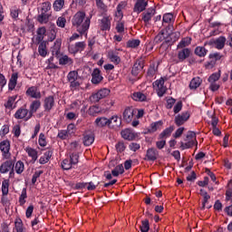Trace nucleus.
<instances>
[{
	"instance_id": "obj_1",
	"label": "nucleus",
	"mask_w": 232,
	"mask_h": 232,
	"mask_svg": "<svg viewBox=\"0 0 232 232\" xmlns=\"http://www.w3.org/2000/svg\"><path fill=\"white\" fill-rule=\"evenodd\" d=\"M92 24V15L86 16L84 11H78L72 18V25L80 35H88Z\"/></svg>"
},
{
	"instance_id": "obj_2",
	"label": "nucleus",
	"mask_w": 232,
	"mask_h": 232,
	"mask_svg": "<svg viewBox=\"0 0 232 232\" xmlns=\"http://www.w3.org/2000/svg\"><path fill=\"white\" fill-rule=\"evenodd\" d=\"M67 82L72 91L79 90L82 84V78L79 75V72L71 71L67 74Z\"/></svg>"
},
{
	"instance_id": "obj_3",
	"label": "nucleus",
	"mask_w": 232,
	"mask_h": 232,
	"mask_svg": "<svg viewBox=\"0 0 232 232\" xmlns=\"http://www.w3.org/2000/svg\"><path fill=\"white\" fill-rule=\"evenodd\" d=\"M157 14V9L155 7H150L141 14V21H143L145 26H150L151 24V19Z\"/></svg>"
},
{
	"instance_id": "obj_4",
	"label": "nucleus",
	"mask_w": 232,
	"mask_h": 232,
	"mask_svg": "<svg viewBox=\"0 0 232 232\" xmlns=\"http://www.w3.org/2000/svg\"><path fill=\"white\" fill-rule=\"evenodd\" d=\"M99 28L102 32H110L111 30V17L105 15L98 20Z\"/></svg>"
},
{
	"instance_id": "obj_5",
	"label": "nucleus",
	"mask_w": 232,
	"mask_h": 232,
	"mask_svg": "<svg viewBox=\"0 0 232 232\" xmlns=\"http://www.w3.org/2000/svg\"><path fill=\"white\" fill-rule=\"evenodd\" d=\"M110 95V90L108 89H102L97 92L92 93L90 96L91 102H99L102 99H104Z\"/></svg>"
},
{
	"instance_id": "obj_6",
	"label": "nucleus",
	"mask_w": 232,
	"mask_h": 232,
	"mask_svg": "<svg viewBox=\"0 0 232 232\" xmlns=\"http://www.w3.org/2000/svg\"><path fill=\"white\" fill-rule=\"evenodd\" d=\"M0 151L4 159L8 160L12 157V153H10V140H4L0 142Z\"/></svg>"
},
{
	"instance_id": "obj_7",
	"label": "nucleus",
	"mask_w": 232,
	"mask_h": 232,
	"mask_svg": "<svg viewBox=\"0 0 232 232\" xmlns=\"http://www.w3.org/2000/svg\"><path fill=\"white\" fill-rule=\"evenodd\" d=\"M164 78H160L159 80H156L153 82V86H156L157 89V95L158 97H164V95L166 94V92L168 91V88H166V86H164Z\"/></svg>"
},
{
	"instance_id": "obj_8",
	"label": "nucleus",
	"mask_w": 232,
	"mask_h": 232,
	"mask_svg": "<svg viewBox=\"0 0 232 232\" xmlns=\"http://www.w3.org/2000/svg\"><path fill=\"white\" fill-rule=\"evenodd\" d=\"M44 110L46 113H50L55 108V98L53 95L47 96L44 99Z\"/></svg>"
},
{
	"instance_id": "obj_9",
	"label": "nucleus",
	"mask_w": 232,
	"mask_h": 232,
	"mask_svg": "<svg viewBox=\"0 0 232 232\" xmlns=\"http://www.w3.org/2000/svg\"><path fill=\"white\" fill-rule=\"evenodd\" d=\"M189 117H190L189 111H183L175 117L174 122H175L176 126H178V127L182 126V125L186 124V122H188V121H189Z\"/></svg>"
},
{
	"instance_id": "obj_10",
	"label": "nucleus",
	"mask_w": 232,
	"mask_h": 232,
	"mask_svg": "<svg viewBox=\"0 0 232 232\" xmlns=\"http://www.w3.org/2000/svg\"><path fill=\"white\" fill-rule=\"evenodd\" d=\"M30 114V111H28V109L24 108V107H20L15 113L14 114V119H16L17 121H21V120H24L26 121H30V119H28V115Z\"/></svg>"
},
{
	"instance_id": "obj_11",
	"label": "nucleus",
	"mask_w": 232,
	"mask_h": 232,
	"mask_svg": "<svg viewBox=\"0 0 232 232\" xmlns=\"http://www.w3.org/2000/svg\"><path fill=\"white\" fill-rule=\"evenodd\" d=\"M92 75V84H101L102 81H104V77L102 76V72L99 68L93 69Z\"/></svg>"
},
{
	"instance_id": "obj_12",
	"label": "nucleus",
	"mask_w": 232,
	"mask_h": 232,
	"mask_svg": "<svg viewBox=\"0 0 232 232\" xmlns=\"http://www.w3.org/2000/svg\"><path fill=\"white\" fill-rule=\"evenodd\" d=\"M109 128L111 130H115V128H121V126H122V119L118 115H112L111 118H109Z\"/></svg>"
},
{
	"instance_id": "obj_13",
	"label": "nucleus",
	"mask_w": 232,
	"mask_h": 232,
	"mask_svg": "<svg viewBox=\"0 0 232 232\" xmlns=\"http://www.w3.org/2000/svg\"><path fill=\"white\" fill-rule=\"evenodd\" d=\"M159 158V150L155 148H150L147 150L144 160L155 162Z\"/></svg>"
},
{
	"instance_id": "obj_14",
	"label": "nucleus",
	"mask_w": 232,
	"mask_h": 232,
	"mask_svg": "<svg viewBox=\"0 0 232 232\" xmlns=\"http://www.w3.org/2000/svg\"><path fill=\"white\" fill-rule=\"evenodd\" d=\"M135 115V109L133 107H127L123 111V121L130 124L133 121V116Z\"/></svg>"
},
{
	"instance_id": "obj_15",
	"label": "nucleus",
	"mask_w": 232,
	"mask_h": 232,
	"mask_svg": "<svg viewBox=\"0 0 232 232\" xmlns=\"http://www.w3.org/2000/svg\"><path fill=\"white\" fill-rule=\"evenodd\" d=\"M41 108V101L39 100H34L31 102L30 107H29V114L27 119H32L34 117V113H37V110Z\"/></svg>"
},
{
	"instance_id": "obj_16",
	"label": "nucleus",
	"mask_w": 232,
	"mask_h": 232,
	"mask_svg": "<svg viewBox=\"0 0 232 232\" xmlns=\"http://www.w3.org/2000/svg\"><path fill=\"white\" fill-rule=\"evenodd\" d=\"M14 166H15V162L12 160H6L2 163L0 166V173H8L11 169H14Z\"/></svg>"
},
{
	"instance_id": "obj_17",
	"label": "nucleus",
	"mask_w": 232,
	"mask_h": 232,
	"mask_svg": "<svg viewBox=\"0 0 232 232\" xmlns=\"http://www.w3.org/2000/svg\"><path fill=\"white\" fill-rule=\"evenodd\" d=\"M148 6V1L147 0H137L133 12H136V14H140L141 12H144Z\"/></svg>"
},
{
	"instance_id": "obj_18",
	"label": "nucleus",
	"mask_w": 232,
	"mask_h": 232,
	"mask_svg": "<svg viewBox=\"0 0 232 232\" xmlns=\"http://www.w3.org/2000/svg\"><path fill=\"white\" fill-rule=\"evenodd\" d=\"M94 126H96V128H106V126L110 128L109 118L104 116L96 118L94 121Z\"/></svg>"
},
{
	"instance_id": "obj_19",
	"label": "nucleus",
	"mask_w": 232,
	"mask_h": 232,
	"mask_svg": "<svg viewBox=\"0 0 232 232\" xmlns=\"http://www.w3.org/2000/svg\"><path fill=\"white\" fill-rule=\"evenodd\" d=\"M86 48V43L77 42L74 45H70L69 50L71 53H78V52H82Z\"/></svg>"
},
{
	"instance_id": "obj_20",
	"label": "nucleus",
	"mask_w": 232,
	"mask_h": 232,
	"mask_svg": "<svg viewBox=\"0 0 232 232\" xmlns=\"http://www.w3.org/2000/svg\"><path fill=\"white\" fill-rule=\"evenodd\" d=\"M25 93L28 97H32V99H41L42 97L41 91L35 86L29 87Z\"/></svg>"
},
{
	"instance_id": "obj_21",
	"label": "nucleus",
	"mask_w": 232,
	"mask_h": 232,
	"mask_svg": "<svg viewBox=\"0 0 232 232\" xmlns=\"http://www.w3.org/2000/svg\"><path fill=\"white\" fill-rule=\"evenodd\" d=\"M121 137L125 140H135L137 139V133L130 129H125L121 130Z\"/></svg>"
},
{
	"instance_id": "obj_22",
	"label": "nucleus",
	"mask_w": 232,
	"mask_h": 232,
	"mask_svg": "<svg viewBox=\"0 0 232 232\" xmlns=\"http://www.w3.org/2000/svg\"><path fill=\"white\" fill-rule=\"evenodd\" d=\"M189 55H191V49L189 48H184L179 51L178 53V59L179 63H184L186 59L189 58Z\"/></svg>"
},
{
	"instance_id": "obj_23",
	"label": "nucleus",
	"mask_w": 232,
	"mask_h": 232,
	"mask_svg": "<svg viewBox=\"0 0 232 232\" xmlns=\"http://www.w3.org/2000/svg\"><path fill=\"white\" fill-rule=\"evenodd\" d=\"M107 57L110 59L111 63H113L114 64L121 63V56L117 51H109Z\"/></svg>"
},
{
	"instance_id": "obj_24",
	"label": "nucleus",
	"mask_w": 232,
	"mask_h": 232,
	"mask_svg": "<svg viewBox=\"0 0 232 232\" xmlns=\"http://www.w3.org/2000/svg\"><path fill=\"white\" fill-rule=\"evenodd\" d=\"M142 70H144V63L141 61H137L132 67L131 74L134 77H137V75H139Z\"/></svg>"
},
{
	"instance_id": "obj_25",
	"label": "nucleus",
	"mask_w": 232,
	"mask_h": 232,
	"mask_svg": "<svg viewBox=\"0 0 232 232\" xmlns=\"http://www.w3.org/2000/svg\"><path fill=\"white\" fill-rule=\"evenodd\" d=\"M131 99L136 102H148V96L140 92H136L131 94Z\"/></svg>"
},
{
	"instance_id": "obj_26",
	"label": "nucleus",
	"mask_w": 232,
	"mask_h": 232,
	"mask_svg": "<svg viewBox=\"0 0 232 232\" xmlns=\"http://www.w3.org/2000/svg\"><path fill=\"white\" fill-rule=\"evenodd\" d=\"M17 79H19V74L17 72H14L8 82V90L10 92H14V90H15V86H17Z\"/></svg>"
},
{
	"instance_id": "obj_27",
	"label": "nucleus",
	"mask_w": 232,
	"mask_h": 232,
	"mask_svg": "<svg viewBox=\"0 0 232 232\" xmlns=\"http://www.w3.org/2000/svg\"><path fill=\"white\" fill-rule=\"evenodd\" d=\"M87 113L91 117H97V115H101V113H102V108L99 105H92L88 109Z\"/></svg>"
},
{
	"instance_id": "obj_28",
	"label": "nucleus",
	"mask_w": 232,
	"mask_h": 232,
	"mask_svg": "<svg viewBox=\"0 0 232 232\" xmlns=\"http://www.w3.org/2000/svg\"><path fill=\"white\" fill-rule=\"evenodd\" d=\"M175 23V15H173L172 13H166L163 14L162 18V25L165 26V24H173Z\"/></svg>"
},
{
	"instance_id": "obj_29",
	"label": "nucleus",
	"mask_w": 232,
	"mask_h": 232,
	"mask_svg": "<svg viewBox=\"0 0 232 232\" xmlns=\"http://www.w3.org/2000/svg\"><path fill=\"white\" fill-rule=\"evenodd\" d=\"M208 50L206 49L205 46H197L194 50V53L195 55H197L198 57H206L208 53Z\"/></svg>"
},
{
	"instance_id": "obj_30",
	"label": "nucleus",
	"mask_w": 232,
	"mask_h": 232,
	"mask_svg": "<svg viewBox=\"0 0 232 232\" xmlns=\"http://www.w3.org/2000/svg\"><path fill=\"white\" fill-rule=\"evenodd\" d=\"M126 8V2H121L116 7V17L120 19V21L124 17V14L122 10Z\"/></svg>"
},
{
	"instance_id": "obj_31",
	"label": "nucleus",
	"mask_w": 232,
	"mask_h": 232,
	"mask_svg": "<svg viewBox=\"0 0 232 232\" xmlns=\"http://www.w3.org/2000/svg\"><path fill=\"white\" fill-rule=\"evenodd\" d=\"M175 130V127L170 126L169 128H166L160 135H159V139L160 140H164V139H168L169 137H171V133H173Z\"/></svg>"
},
{
	"instance_id": "obj_32",
	"label": "nucleus",
	"mask_w": 232,
	"mask_h": 232,
	"mask_svg": "<svg viewBox=\"0 0 232 232\" xmlns=\"http://www.w3.org/2000/svg\"><path fill=\"white\" fill-rule=\"evenodd\" d=\"M189 44H191V37H184L180 40V42L177 45V49L181 50V49L187 48V46H189Z\"/></svg>"
},
{
	"instance_id": "obj_33",
	"label": "nucleus",
	"mask_w": 232,
	"mask_h": 232,
	"mask_svg": "<svg viewBox=\"0 0 232 232\" xmlns=\"http://www.w3.org/2000/svg\"><path fill=\"white\" fill-rule=\"evenodd\" d=\"M202 84V79L200 77H194L189 82V88L191 90H197V88L200 87Z\"/></svg>"
},
{
	"instance_id": "obj_34",
	"label": "nucleus",
	"mask_w": 232,
	"mask_h": 232,
	"mask_svg": "<svg viewBox=\"0 0 232 232\" xmlns=\"http://www.w3.org/2000/svg\"><path fill=\"white\" fill-rule=\"evenodd\" d=\"M226 41L227 39L225 38V36H219L218 38H217L214 42L217 50H223V48L226 46Z\"/></svg>"
},
{
	"instance_id": "obj_35",
	"label": "nucleus",
	"mask_w": 232,
	"mask_h": 232,
	"mask_svg": "<svg viewBox=\"0 0 232 232\" xmlns=\"http://www.w3.org/2000/svg\"><path fill=\"white\" fill-rule=\"evenodd\" d=\"M15 101H17V95H14V96H9L7 99V102L4 104L5 108H6V110H14V102H15Z\"/></svg>"
},
{
	"instance_id": "obj_36",
	"label": "nucleus",
	"mask_w": 232,
	"mask_h": 232,
	"mask_svg": "<svg viewBox=\"0 0 232 232\" xmlns=\"http://www.w3.org/2000/svg\"><path fill=\"white\" fill-rule=\"evenodd\" d=\"M95 142V137L93 134H83V144L84 146H92Z\"/></svg>"
},
{
	"instance_id": "obj_37",
	"label": "nucleus",
	"mask_w": 232,
	"mask_h": 232,
	"mask_svg": "<svg viewBox=\"0 0 232 232\" xmlns=\"http://www.w3.org/2000/svg\"><path fill=\"white\" fill-rule=\"evenodd\" d=\"M59 64H61L62 66H66V64L70 66L73 64V60L68 57V55H63L59 58Z\"/></svg>"
},
{
	"instance_id": "obj_38",
	"label": "nucleus",
	"mask_w": 232,
	"mask_h": 232,
	"mask_svg": "<svg viewBox=\"0 0 232 232\" xmlns=\"http://www.w3.org/2000/svg\"><path fill=\"white\" fill-rule=\"evenodd\" d=\"M179 34L176 33L169 34V37L165 39L166 44H173V43H177L179 41Z\"/></svg>"
},
{
	"instance_id": "obj_39",
	"label": "nucleus",
	"mask_w": 232,
	"mask_h": 232,
	"mask_svg": "<svg viewBox=\"0 0 232 232\" xmlns=\"http://www.w3.org/2000/svg\"><path fill=\"white\" fill-rule=\"evenodd\" d=\"M25 151L28 154V156L31 157V159H32L31 162L33 164H35V161L38 159L37 150H35L34 149H32V148H27Z\"/></svg>"
},
{
	"instance_id": "obj_40",
	"label": "nucleus",
	"mask_w": 232,
	"mask_h": 232,
	"mask_svg": "<svg viewBox=\"0 0 232 232\" xmlns=\"http://www.w3.org/2000/svg\"><path fill=\"white\" fill-rule=\"evenodd\" d=\"M38 53L41 57H46L48 51L46 50V41L42 42L38 46Z\"/></svg>"
},
{
	"instance_id": "obj_41",
	"label": "nucleus",
	"mask_w": 232,
	"mask_h": 232,
	"mask_svg": "<svg viewBox=\"0 0 232 232\" xmlns=\"http://www.w3.org/2000/svg\"><path fill=\"white\" fill-rule=\"evenodd\" d=\"M38 23H41V24L48 23L50 21V14L48 13H41L37 17Z\"/></svg>"
},
{
	"instance_id": "obj_42",
	"label": "nucleus",
	"mask_w": 232,
	"mask_h": 232,
	"mask_svg": "<svg viewBox=\"0 0 232 232\" xmlns=\"http://www.w3.org/2000/svg\"><path fill=\"white\" fill-rule=\"evenodd\" d=\"M9 188H10V179H4L2 182L3 197H6V195H8Z\"/></svg>"
},
{
	"instance_id": "obj_43",
	"label": "nucleus",
	"mask_w": 232,
	"mask_h": 232,
	"mask_svg": "<svg viewBox=\"0 0 232 232\" xmlns=\"http://www.w3.org/2000/svg\"><path fill=\"white\" fill-rule=\"evenodd\" d=\"M28 198V194L26 192V188H24L22 189L21 195L19 197L18 202L20 204V206H24V204H26V199Z\"/></svg>"
},
{
	"instance_id": "obj_44",
	"label": "nucleus",
	"mask_w": 232,
	"mask_h": 232,
	"mask_svg": "<svg viewBox=\"0 0 232 232\" xmlns=\"http://www.w3.org/2000/svg\"><path fill=\"white\" fill-rule=\"evenodd\" d=\"M52 10V4L50 2L42 3L40 12L42 14H48Z\"/></svg>"
},
{
	"instance_id": "obj_45",
	"label": "nucleus",
	"mask_w": 232,
	"mask_h": 232,
	"mask_svg": "<svg viewBox=\"0 0 232 232\" xmlns=\"http://www.w3.org/2000/svg\"><path fill=\"white\" fill-rule=\"evenodd\" d=\"M158 70H159V66H157L155 63H151L147 72L148 77H153L155 73H157Z\"/></svg>"
},
{
	"instance_id": "obj_46",
	"label": "nucleus",
	"mask_w": 232,
	"mask_h": 232,
	"mask_svg": "<svg viewBox=\"0 0 232 232\" xmlns=\"http://www.w3.org/2000/svg\"><path fill=\"white\" fill-rule=\"evenodd\" d=\"M53 6L55 12H61L64 6V0H55Z\"/></svg>"
},
{
	"instance_id": "obj_47",
	"label": "nucleus",
	"mask_w": 232,
	"mask_h": 232,
	"mask_svg": "<svg viewBox=\"0 0 232 232\" xmlns=\"http://www.w3.org/2000/svg\"><path fill=\"white\" fill-rule=\"evenodd\" d=\"M14 170L16 171L17 175H21V173H23V171H24V163L21 160H18L15 163Z\"/></svg>"
},
{
	"instance_id": "obj_48",
	"label": "nucleus",
	"mask_w": 232,
	"mask_h": 232,
	"mask_svg": "<svg viewBox=\"0 0 232 232\" xmlns=\"http://www.w3.org/2000/svg\"><path fill=\"white\" fill-rule=\"evenodd\" d=\"M138 46H140V40L139 39L129 40L127 42V48H138Z\"/></svg>"
},
{
	"instance_id": "obj_49",
	"label": "nucleus",
	"mask_w": 232,
	"mask_h": 232,
	"mask_svg": "<svg viewBox=\"0 0 232 232\" xmlns=\"http://www.w3.org/2000/svg\"><path fill=\"white\" fill-rule=\"evenodd\" d=\"M162 121L152 122L150 124V129L149 130L150 133H155V131H157V130H159L160 127L162 126Z\"/></svg>"
},
{
	"instance_id": "obj_50",
	"label": "nucleus",
	"mask_w": 232,
	"mask_h": 232,
	"mask_svg": "<svg viewBox=\"0 0 232 232\" xmlns=\"http://www.w3.org/2000/svg\"><path fill=\"white\" fill-rule=\"evenodd\" d=\"M71 164L72 166H77V164H79V153L77 152H72V154H70V160Z\"/></svg>"
},
{
	"instance_id": "obj_51",
	"label": "nucleus",
	"mask_w": 232,
	"mask_h": 232,
	"mask_svg": "<svg viewBox=\"0 0 232 232\" xmlns=\"http://www.w3.org/2000/svg\"><path fill=\"white\" fill-rule=\"evenodd\" d=\"M140 229L141 232H149L150 231V220L145 219L141 221V226H140Z\"/></svg>"
},
{
	"instance_id": "obj_52",
	"label": "nucleus",
	"mask_w": 232,
	"mask_h": 232,
	"mask_svg": "<svg viewBox=\"0 0 232 232\" xmlns=\"http://www.w3.org/2000/svg\"><path fill=\"white\" fill-rule=\"evenodd\" d=\"M62 168L63 169H65L66 171H68V169H72L73 165L72 164V162L70 161V160L68 159H65L62 161V164H61Z\"/></svg>"
},
{
	"instance_id": "obj_53",
	"label": "nucleus",
	"mask_w": 232,
	"mask_h": 232,
	"mask_svg": "<svg viewBox=\"0 0 232 232\" xmlns=\"http://www.w3.org/2000/svg\"><path fill=\"white\" fill-rule=\"evenodd\" d=\"M195 146V140H188L187 143L180 142L181 150H189V148H193Z\"/></svg>"
},
{
	"instance_id": "obj_54",
	"label": "nucleus",
	"mask_w": 232,
	"mask_h": 232,
	"mask_svg": "<svg viewBox=\"0 0 232 232\" xmlns=\"http://www.w3.org/2000/svg\"><path fill=\"white\" fill-rule=\"evenodd\" d=\"M96 6L101 12H108V6L104 5L102 0H95Z\"/></svg>"
},
{
	"instance_id": "obj_55",
	"label": "nucleus",
	"mask_w": 232,
	"mask_h": 232,
	"mask_svg": "<svg viewBox=\"0 0 232 232\" xmlns=\"http://www.w3.org/2000/svg\"><path fill=\"white\" fill-rule=\"evenodd\" d=\"M208 59L217 63V61H220L222 59V54L220 53H211L208 55Z\"/></svg>"
},
{
	"instance_id": "obj_56",
	"label": "nucleus",
	"mask_w": 232,
	"mask_h": 232,
	"mask_svg": "<svg viewBox=\"0 0 232 232\" xmlns=\"http://www.w3.org/2000/svg\"><path fill=\"white\" fill-rule=\"evenodd\" d=\"M69 135L70 134L68 133V130H58L57 137H58V139H61V140H66V139H68Z\"/></svg>"
},
{
	"instance_id": "obj_57",
	"label": "nucleus",
	"mask_w": 232,
	"mask_h": 232,
	"mask_svg": "<svg viewBox=\"0 0 232 232\" xmlns=\"http://www.w3.org/2000/svg\"><path fill=\"white\" fill-rule=\"evenodd\" d=\"M218 79H220V71H218V72L212 73L208 77V82L213 83V82H216L217 81H218Z\"/></svg>"
},
{
	"instance_id": "obj_58",
	"label": "nucleus",
	"mask_w": 232,
	"mask_h": 232,
	"mask_svg": "<svg viewBox=\"0 0 232 232\" xmlns=\"http://www.w3.org/2000/svg\"><path fill=\"white\" fill-rule=\"evenodd\" d=\"M19 12H21V9H19L17 6H14L11 8V17L13 19H17L19 17Z\"/></svg>"
},
{
	"instance_id": "obj_59",
	"label": "nucleus",
	"mask_w": 232,
	"mask_h": 232,
	"mask_svg": "<svg viewBox=\"0 0 232 232\" xmlns=\"http://www.w3.org/2000/svg\"><path fill=\"white\" fill-rule=\"evenodd\" d=\"M164 39V33H160L154 37L153 44H160Z\"/></svg>"
},
{
	"instance_id": "obj_60",
	"label": "nucleus",
	"mask_w": 232,
	"mask_h": 232,
	"mask_svg": "<svg viewBox=\"0 0 232 232\" xmlns=\"http://www.w3.org/2000/svg\"><path fill=\"white\" fill-rule=\"evenodd\" d=\"M201 197H203L201 209H206V205L208 204V200H209V198H211V196H209L208 194V192H204L203 194H201Z\"/></svg>"
},
{
	"instance_id": "obj_61",
	"label": "nucleus",
	"mask_w": 232,
	"mask_h": 232,
	"mask_svg": "<svg viewBox=\"0 0 232 232\" xmlns=\"http://www.w3.org/2000/svg\"><path fill=\"white\" fill-rule=\"evenodd\" d=\"M56 24L60 28H64V26H66V18L64 16L58 17Z\"/></svg>"
},
{
	"instance_id": "obj_62",
	"label": "nucleus",
	"mask_w": 232,
	"mask_h": 232,
	"mask_svg": "<svg viewBox=\"0 0 232 232\" xmlns=\"http://www.w3.org/2000/svg\"><path fill=\"white\" fill-rule=\"evenodd\" d=\"M66 131L68 132L69 135H73L75 131H77V127L75 126L74 123H70L67 126Z\"/></svg>"
},
{
	"instance_id": "obj_63",
	"label": "nucleus",
	"mask_w": 232,
	"mask_h": 232,
	"mask_svg": "<svg viewBox=\"0 0 232 232\" xmlns=\"http://www.w3.org/2000/svg\"><path fill=\"white\" fill-rule=\"evenodd\" d=\"M116 31L118 34H124V22L118 21L116 24Z\"/></svg>"
},
{
	"instance_id": "obj_64",
	"label": "nucleus",
	"mask_w": 232,
	"mask_h": 232,
	"mask_svg": "<svg viewBox=\"0 0 232 232\" xmlns=\"http://www.w3.org/2000/svg\"><path fill=\"white\" fill-rule=\"evenodd\" d=\"M116 151H118V153H122V151H124L126 150V145H124V142L122 141H119L116 145Z\"/></svg>"
}]
</instances>
